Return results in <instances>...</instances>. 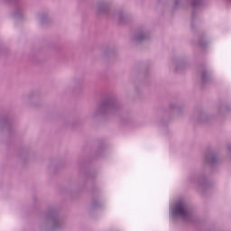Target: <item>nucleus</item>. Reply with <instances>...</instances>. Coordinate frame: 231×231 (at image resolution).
I'll return each mask as SVG.
<instances>
[{
  "label": "nucleus",
  "mask_w": 231,
  "mask_h": 231,
  "mask_svg": "<svg viewBox=\"0 0 231 231\" xmlns=\"http://www.w3.org/2000/svg\"><path fill=\"white\" fill-rule=\"evenodd\" d=\"M173 214L175 216H181V217H185V216H187V208H185V204H177L173 209Z\"/></svg>",
  "instance_id": "nucleus-1"
}]
</instances>
